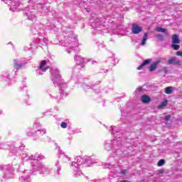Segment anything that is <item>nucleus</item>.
Here are the masks:
<instances>
[{"mask_svg": "<svg viewBox=\"0 0 182 182\" xmlns=\"http://www.w3.org/2000/svg\"><path fill=\"white\" fill-rule=\"evenodd\" d=\"M50 73H51V80L53 82L55 86H58L61 90L63 89H66L68 87V84L65 82V80L62 79V76H60V71L56 68H50Z\"/></svg>", "mask_w": 182, "mask_h": 182, "instance_id": "1", "label": "nucleus"}, {"mask_svg": "<svg viewBox=\"0 0 182 182\" xmlns=\"http://www.w3.org/2000/svg\"><path fill=\"white\" fill-rule=\"evenodd\" d=\"M64 46H65V48H69L70 49L76 48V37L74 33H70L69 36L65 37Z\"/></svg>", "mask_w": 182, "mask_h": 182, "instance_id": "2", "label": "nucleus"}, {"mask_svg": "<svg viewBox=\"0 0 182 182\" xmlns=\"http://www.w3.org/2000/svg\"><path fill=\"white\" fill-rule=\"evenodd\" d=\"M31 160H33V161L31 162V165L33 166V170H43V166L41 165L38 163V159H41L42 160H43V159H45L44 156H35L33 157V156H31Z\"/></svg>", "mask_w": 182, "mask_h": 182, "instance_id": "3", "label": "nucleus"}, {"mask_svg": "<svg viewBox=\"0 0 182 182\" xmlns=\"http://www.w3.org/2000/svg\"><path fill=\"white\" fill-rule=\"evenodd\" d=\"M71 167L75 172V177H77L78 176H82V174H83L80 172V164H79L78 163L72 162Z\"/></svg>", "mask_w": 182, "mask_h": 182, "instance_id": "4", "label": "nucleus"}, {"mask_svg": "<svg viewBox=\"0 0 182 182\" xmlns=\"http://www.w3.org/2000/svg\"><path fill=\"white\" fill-rule=\"evenodd\" d=\"M5 4H9L10 11L15 12L18 6H19V3L16 1H12V0H3Z\"/></svg>", "mask_w": 182, "mask_h": 182, "instance_id": "5", "label": "nucleus"}, {"mask_svg": "<svg viewBox=\"0 0 182 182\" xmlns=\"http://www.w3.org/2000/svg\"><path fill=\"white\" fill-rule=\"evenodd\" d=\"M132 33L134 35H138V33H140L141 32L143 31V28L136 23H133L132 25Z\"/></svg>", "mask_w": 182, "mask_h": 182, "instance_id": "6", "label": "nucleus"}, {"mask_svg": "<svg viewBox=\"0 0 182 182\" xmlns=\"http://www.w3.org/2000/svg\"><path fill=\"white\" fill-rule=\"evenodd\" d=\"M75 60L77 66H81V68H85L83 63H85V58H81L80 55H75Z\"/></svg>", "mask_w": 182, "mask_h": 182, "instance_id": "7", "label": "nucleus"}, {"mask_svg": "<svg viewBox=\"0 0 182 182\" xmlns=\"http://www.w3.org/2000/svg\"><path fill=\"white\" fill-rule=\"evenodd\" d=\"M168 65H176L178 66L181 65V61L177 60L176 57H172L168 60Z\"/></svg>", "mask_w": 182, "mask_h": 182, "instance_id": "8", "label": "nucleus"}, {"mask_svg": "<svg viewBox=\"0 0 182 182\" xmlns=\"http://www.w3.org/2000/svg\"><path fill=\"white\" fill-rule=\"evenodd\" d=\"M14 66L16 68V70H19V69H22V68H25V65H26V63H18V60L14 59Z\"/></svg>", "mask_w": 182, "mask_h": 182, "instance_id": "9", "label": "nucleus"}, {"mask_svg": "<svg viewBox=\"0 0 182 182\" xmlns=\"http://www.w3.org/2000/svg\"><path fill=\"white\" fill-rule=\"evenodd\" d=\"M161 63V60H156L149 67V71L150 72H154L157 69V66Z\"/></svg>", "mask_w": 182, "mask_h": 182, "instance_id": "10", "label": "nucleus"}, {"mask_svg": "<svg viewBox=\"0 0 182 182\" xmlns=\"http://www.w3.org/2000/svg\"><path fill=\"white\" fill-rule=\"evenodd\" d=\"M156 32H161V33H164L165 36H169L167 28H163L162 27H156Z\"/></svg>", "mask_w": 182, "mask_h": 182, "instance_id": "11", "label": "nucleus"}, {"mask_svg": "<svg viewBox=\"0 0 182 182\" xmlns=\"http://www.w3.org/2000/svg\"><path fill=\"white\" fill-rule=\"evenodd\" d=\"M149 63H151V59H146L144 60V62L141 63V65L137 68L138 70H141L143 68H144L146 65H149Z\"/></svg>", "mask_w": 182, "mask_h": 182, "instance_id": "12", "label": "nucleus"}, {"mask_svg": "<svg viewBox=\"0 0 182 182\" xmlns=\"http://www.w3.org/2000/svg\"><path fill=\"white\" fill-rule=\"evenodd\" d=\"M141 100L142 102V103H150V101L151 100V99L149 97V95H142Z\"/></svg>", "mask_w": 182, "mask_h": 182, "instance_id": "13", "label": "nucleus"}, {"mask_svg": "<svg viewBox=\"0 0 182 182\" xmlns=\"http://www.w3.org/2000/svg\"><path fill=\"white\" fill-rule=\"evenodd\" d=\"M26 16L27 19L32 21V19H35V13L33 11H28L26 13Z\"/></svg>", "mask_w": 182, "mask_h": 182, "instance_id": "14", "label": "nucleus"}, {"mask_svg": "<svg viewBox=\"0 0 182 182\" xmlns=\"http://www.w3.org/2000/svg\"><path fill=\"white\" fill-rule=\"evenodd\" d=\"M149 38V33H144V36L142 37V41L141 42L140 45L141 46H144L146 45V42Z\"/></svg>", "mask_w": 182, "mask_h": 182, "instance_id": "15", "label": "nucleus"}, {"mask_svg": "<svg viewBox=\"0 0 182 182\" xmlns=\"http://www.w3.org/2000/svg\"><path fill=\"white\" fill-rule=\"evenodd\" d=\"M46 60H42L39 66L40 70H42L43 72H46V70L49 69V67H46L43 68V66H46Z\"/></svg>", "mask_w": 182, "mask_h": 182, "instance_id": "16", "label": "nucleus"}, {"mask_svg": "<svg viewBox=\"0 0 182 182\" xmlns=\"http://www.w3.org/2000/svg\"><path fill=\"white\" fill-rule=\"evenodd\" d=\"M172 43L174 44L180 43V38H178V35L173 34L172 36Z\"/></svg>", "mask_w": 182, "mask_h": 182, "instance_id": "17", "label": "nucleus"}, {"mask_svg": "<svg viewBox=\"0 0 182 182\" xmlns=\"http://www.w3.org/2000/svg\"><path fill=\"white\" fill-rule=\"evenodd\" d=\"M168 103V101L167 100H164L161 105L158 107L159 109H163V107H166L167 106V104Z\"/></svg>", "mask_w": 182, "mask_h": 182, "instance_id": "18", "label": "nucleus"}, {"mask_svg": "<svg viewBox=\"0 0 182 182\" xmlns=\"http://www.w3.org/2000/svg\"><path fill=\"white\" fill-rule=\"evenodd\" d=\"M165 93H166V95H171V93H173V87H167L165 89Z\"/></svg>", "mask_w": 182, "mask_h": 182, "instance_id": "19", "label": "nucleus"}, {"mask_svg": "<svg viewBox=\"0 0 182 182\" xmlns=\"http://www.w3.org/2000/svg\"><path fill=\"white\" fill-rule=\"evenodd\" d=\"M166 164V160L160 159L157 164L158 167H161V166H164Z\"/></svg>", "mask_w": 182, "mask_h": 182, "instance_id": "20", "label": "nucleus"}, {"mask_svg": "<svg viewBox=\"0 0 182 182\" xmlns=\"http://www.w3.org/2000/svg\"><path fill=\"white\" fill-rule=\"evenodd\" d=\"M171 48L174 49V50H178L180 49V46L177 44L173 43L171 45Z\"/></svg>", "mask_w": 182, "mask_h": 182, "instance_id": "21", "label": "nucleus"}, {"mask_svg": "<svg viewBox=\"0 0 182 182\" xmlns=\"http://www.w3.org/2000/svg\"><path fill=\"white\" fill-rule=\"evenodd\" d=\"M1 171H4V170H9V168H7L6 166L0 165Z\"/></svg>", "mask_w": 182, "mask_h": 182, "instance_id": "22", "label": "nucleus"}, {"mask_svg": "<svg viewBox=\"0 0 182 182\" xmlns=\"http://www.w3.org/2000/svg\"><path fill=\"white\" fill-rule=\"evenodd\" d=\"M20 180H21V182H25L26 180H29V176H21Z\"/></svg>", "mask_w": 182, "mask_h": 182, "instance_id": "23", "label": "nucleus"}, {"mask_svg": "<svg viewBox=\"0 0 182 182\" xmlns=\"http://www.w3.org/2000/svg\"><path fill=\"white\" fill-rule=\"evenodd\" d=\"M156 37L159 41H164V36H163V34H158Z\"/></svg>", "mask_w": 182, "mask_h": 182, "instance_id": "24", "label": "nucleus"}, {"mask_svg": "<svg viewBox=\"0 0 182 182\" xmlns=\"http://www.w3.org/2000/svg\"><path fill=\"white\" fill-rule=\"evenodd\" d=\"M60 127L63 129H66L68 127V124L65 122H62L61 124H60Z\"/></svg>", "mask_w": 182, "mask_h": 182, "instance_id": "25", "label": "nucleus"}, {"mask_svg": "<svg viewBox=\"0 0 182 182\" xmlns=\"http://www.w3.org/2000/svg\"><path fill=\"white\" fill-rule=\"evenodd\" d=\"M105 149H106V150H108V151H110V150H112V144H107L105 145Z\"/></svg>", "mask_w": 182, "mask_h": 182, "instance_id": "26", "label": "nucleus"}, {"mask_svg": "<svg viewBox=\"0 0 182 182\" xmlns=\"http://www.w3.org/2000/svg\"><path fill=\"white\" fill-rule=\"evenodd\" d=\"M156 174H158V176L164 174V169H160V170L156 171Z\"/></svg>", "mask_w": 182, "mask_h": 182, "instance_id": "27", "label": "nucleus"}, {"mask_svg": "<svg viewBox=\"0 0 182 182\" xmlns=\"http://www.w3.org/2000/svg\"><path fill=\"white\" fill-rule=\"evenodd\" d=\"M143 91V87H139L138 88H136V91H135V93H141V92Z\"/></svg>", "mask_w": 182, "mask_h": 182, "instance_id": "28", "label": "nucleus"}, {"mask_svg": "<svg viewBox=\"0 0 182 182\" xmlns=\"http://www.w3.org/2000/svg\"><path fill=\"white\" fill-rule=\"evenodd\" d=\"M170 119H171V115H166L164 117V120H165V122H168Z\"/></svg>", "mask_w": 182, "mask_h": 182, "instance_id": "29", "label": "nucleus"}, {"mask_svg": "<svg viewBox=\"0 0 182 182\" xmlns=\"http://www.w3.org/2000/svg\"><path fill=\"white\" fill-rule=\"evenodd\" d=\"M37 133H40V134H45V133H46V129H39L37 131Z\"/></svg>", "mask_w": 182, "mask_h": 182, "instance_id": "30", "label": "nucleus"}, {"mask_svg": "<svg viewBox=\"0 0 182 182\" xmlns=\"http://www.w3.org/2000/svg\"><path fill=\"white\" fill-rule=\"evenodd\" d=\"M176 55L177 56H181L182 58V51H177Z\"/></svg>", "mask_w": 182, "mask_h": 182, "instance_id": "31", "label": "nucleus"}, {"mask_svg": "<svg viewBox=\"0 0 182 182\" xmlns=\"http://www.w3.org/2000/svg\"><path fill=\"white\" fill-rule=\"evenodd\" d=\"M164 73H168V70L167 69V68H164Z\"/></svg>", "mask_w": 182, "mask_h": 182, "instance_id": "32", "label": "nucleus"}, {"mask_svg": "<svg viewBox=\"0 0 182 182\" xmlns=\"http://www.w3.org/2000/svg\"><path fill=\"white\" fill-rule=\"evenodd\" d=\"M121 173H122V174H126V173H127V171L124 169V170L122 171Z\"/></svg>", "mask_w": 182, "mask_h": 182, "instance_id": "33", "label": "nucleus"}, {"mask_svg": "<svg viewBox=\"0 0 182 182\" xmlns=\"http://www.w3.org/2000/svg\"><path fill=\"white\" fill-rule=\"evenodd\" d=\"M34 29H36V31H39V26H36L34 27Z\"/></svg>", "mask_w": 182, "mask_h": 182, "instance_id": "34", "label": "nucleus"}, {"mask_svg": "<svg viewBox=\"0 0 182 182\" xmlns=\"http://www.w3.org/2000/svg\"><path fill=\"white\" fill-rule=\"evenodd\" d=\"M62 170V168L60 166H58V171H60Z\"/></svg>", "mask_w": 182, "mask_h": 182, "instance_id": "35", "label": "nucleus"}, {"mask_svg": "<svg viewBox=\"0 0 182 182\" xmlns=\"http://www.w3.org/2000/svg\"><path fill=\"white\" fill-rule=\"evenodd\" d=\"M35 0H29L28 1V4H32V2H33Z\"/></svg>", "mask_w": 182, "mask_h": 182, "instance_id": "36", "label": "nucleus"}, {"mask_svg": "<svg viewBox=\"0 0 182 182\" xmlns=\"http://www.w3.org/2000/svg\"><path fill=\"white\" fill-rule=\"evenodd\" d=\"M121 182H129V181L127 180H124V181H122Z\"/></svg>", "mask_w": 182, "mask_h": 182, "instance_id": "37", "label": "nucleus"}, {"mask_svg": "<svg viewBox=\"0 0 182 182\" xmlns=\"http://www.w3.org/2000/svg\"><path fill=\"white\" fill-rule=\"evenodd\" d=\"M58 153H60V154H62V151L61 150H59L58 151Z\"/></svg>", "mask_w": 182, "mask_h": 182, "instance_id": "38", "label": "nucleus"}, {"mask_svg": "<svg viewBox=\"0 0 182 182\" xmlns=\"http://www.w3.org/2000/svg\"><path fill=\"white\" fill-rule=\"evenodd\" d=\"M56 166H59V161H57Z\"/></svg>", "mask_w": 182, "mask_h": 182, "instance_id": "39", "label": "nucleus"}, {"mask_svg": "<svg viewBox=\"0 0 182 182\" xmlns=\"http://www.w3.org/2000/svg\"><path fill=\"white\" fill-rule=\"evenodd\" d=\"M68 53H70V50H67Z\"/></svg>", "mask_w": 182, "mask_h": 182, "instance_id": "40", "label": "nucleus"}, {"mask_svg": "<svg viewBox=\"0 0 182 182\" xmlns=\"http://www.w3.org/2000/svg\"><path fill=\"white\" fill-rule=\"evenodd\" d=\"M0 149H2V145L0 144Z\"/></svg>", "mask_w": 182, "mask_h": 182, "instance_id": "41", "label": "nucleus"}, {"mask_svg": "<svg viewBox=\"0 0 182 182\" xmlns=\"http://www.w3.org/2000/svg\"><path fill=\"white\" fill-rule=\"evenodd\" d=\"M92 63H96V61H92Z\"/></svg>", "mask_w": 182, "mask_h": 182, "instance_id": "42", "label": "nucleus"}, {"mask_svg": "<svg viewBox=\"0 0 182 182\" xmlns=\"http://www.w3.org/2000/svg\"><path fill=\"white\" fill-rule=\"evenodd\" d=\"M91 182H97V181H92Z\"/></svg>", "mask_w": 182, "mask_h": 182, "instance_id": "43", "label": "nucleus"}, {"mask_svg": "<svg viewBox=\"0 0 182 182\" xmlns=\"http://www.w3.org/2000/svg\"><path fill=\"white\" fill-rule=\"evenodd\" d=\"M141 181H142V182H144V179H143Z\"/></svg>", "mask_w": 182, "mask_h": 182, "instance_id": "44", "label": "nucleus"}, {"mask_svg": "<svg viewBox=\"0 0 182 182\" xmlns=\"http://www.w3.org/2000/svg\"><path fill=\"white\" fill-rule=\"evenodd\" d=\"M32 174H33V172H32Z\"/></svg>", "mask_w": 182, "mask_h": 182, "instance_id": "45", "label": "nucleus"}]
</instances>
